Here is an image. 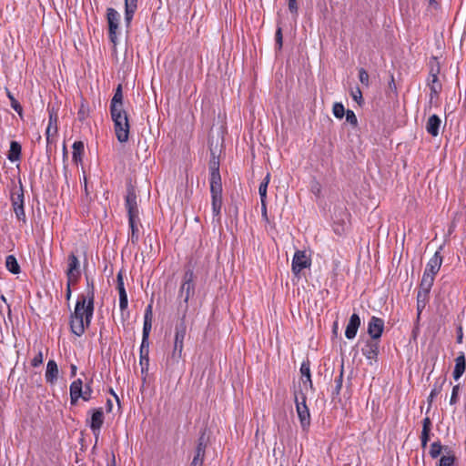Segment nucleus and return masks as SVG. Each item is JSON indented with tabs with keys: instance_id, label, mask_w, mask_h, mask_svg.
<instances>
[{
	"instance_id": "nucleus-1",
	"label": "nucleus",
	"mask_w": 466,
	"mask_h": 466,
	"mask_svg": "<svg viewBox=\"0 0 466 466\" xmlns=\"http://www.w3.org/2000/svg\"><path fill=\"white\" fill-rule=\"evenodd\" d=\"M86 295H81L77 299L75 310L70 316V329L77 337L85 333L89 327L94 314L95 287L93 280L86 278Z\"/></svg>"
},
{
	"instance_id": "nucleus-2",
	"label": "nucleus",
	"mask_w": 466,
	"mask_h": 466,
	"mask_svg": "<svg viewBox=\"0 0 466 466\" xmlns=\"http://www.w3.org/2000/svg\"><path fill=\"white\" fill-rule=\"evenodd\" d=\"M185 312L182 315L178 322L175 326V337H174V347L172 352L167 357L166 368L170 371H174L178 366L179 361L182 358V352L184 349V339L187 334V324H186Z\"/></svg>"
},
{
	"instance_id": "nucleus-3",
	"label": "nucleus",
	"mask_w": 466,
	"mask_h": 466,
	"mask_svg": "<svg viewBox=\"0 0 466 466\" xmlns=\"http://www.w3.org/2000/svg\"><path fill=\"white\" fill-rule=\"evenodd\" d=\"M194 272L188 268L185 271L181 286L178 290V299L182 301L179 303V309L187 314L188 309V300L195 293Z\"/></svg>"
},
{
	"instance_id": "nucleus-4",
	"label": "nucleus",
	"mask_w": 466,
	"mask_h": 466,
	"mask_svg": "<svg viewBox=\"0 0 466 466\" xmlns=\"http://www.w3.org/2000/svg\"><path fill=\"white\" fill-rule=\"evenodd\" d=\"M114 122L116 137L120 143H125L129 137V121L126 110L110 114Z\"/></svg>"
},
{
	"instance_id": "nucleus-5",
	"label": "nucleus",
	"mask_w": 466,
	"mask_h": 466,
	"mask_svg": "<svg viewBox=\"0 0 466 466\" xmlns=\"http://www.w3.org/2000/svg\"><path fill=\"white\" fill-rule=\"evenodd\" d=\"M92 380L83 386L81 379L75 380L70 385V402L76 405L81 398L85 401H88L92 398L93 390L91 388Z\"/></svg>"
},
{
	"instance_id": "nucleus-6",
	"label": "nucleus",
	"mask_w": 466,
	"mask_h": 466,
	"mask_svg": "<svg viewBox=\"0 0 466 466\" xmlns=\"http://www.w3.org/2000/svg\"><path fill=\"white\" fill-rule=\"evenodd\" d=\"M11 203L14 213L17 220L26 223V216L25 212V196L23 186L20 183V187L18 189H14L11 192Z\"/></svg>"
},
{
	"instance_id": "nucleus-7",
	"label": "nucleus",
	"mask_w": 466,
	"mask_h": 466,
	"mask_svg": "<svg viewBox=\"0 0 466 466\" xmlns=\"http://www.w3.org/2000/svg\"><path fill=\"white\" fill-rule=\"evenodd\" d=\"M306 395L300 392V396L295 393V404L300 426L307 431L310 426V412L306 403Z\"/></svg>"
},
{
	"instance_id": "nucleus-8",
	"label": "nucleus",
	"mask_w": 466,
	"mask_h": 466,
	"mask_svg": "<svg viewBox=\"0 0 466 466\" xmlns=\"http://www.w3.org/2000/svg\"><path fill=\"white\" fill-rule=\"evenodd\" d=\"M209 442V435L207 428L201 429L195 449V455L190 466H203L206 448Z\"/></svg>"
},
{
	"instance_id": "nucleus-9",
	"label": "nucleus",
	"mask_w": 466,
	"mask_h": 466,
	"mask_svg": "<svg viewBox=\"0 0 466 466\" xmlns=\"http://www.w3.org/2000/svg\"><path fill=\"white\" fill-rule=\"evenodd\" d=\"M106 19L108 23V37L116 46L117 44V29L119 27L120 15L116 9L109 7L106 9Z\"/></svg>"
},
{
	"instance_id": "nucleus-10",
	"label": "nucleus",
	"mask_w": 466,
	"mask_h": 466,
	"mask_svg": "<svg viewBox=\"0 0 466 466\" xmlns=\"http://www.w3.org/2000/svg\"><path fill=\"white\" fill-rule=\"evenodd\" d=\"M311 266V258L307 255L305 250H297L292 258L291 269L294 275L299 276V273Z\"/></svg>"
},
{
	"instance_id": "nucleus-11",
	"label": "nucleus",
	"mask_w": 466,
	"mask_h": 466,
	"mask_svg": "<svg viewBox=\"0 0 466 466\" xmlns=\"http://www.w3.org/2000/svg\"><path fill=\"white\" fill-rule=\"evenodd\" d=\"M137 198L135 189L132 187H128L125 199V207L127 211L128 219L139 218V209Z\"/></svg>"
},
{
	"instance_id": "nucleus-12",
	"label": "nucleus",
	"mask_w": 466,
	"mask_h": 466,
	"mask_svg": "<svg viewBox=\"0 0 466 466\" xmlns=\"http://www.w3.org/2000/svg\"><path fill=\"white\" fill-rule=\"evenodd\" d=\"M81 275L80 262L78 258L71 253L67 258V269L66 277L69 279V284H75L78 281Z\"/></svg>"
},
{
	"instance_id": "nucleus-13",
	"label": "nucleus",
	"mask_w": 466,
	"mask_h": 466,
	"mask_svg": "<svg viewBox=\"0 0 466 466\" xmlns=\"http://www.w3.org/2000/svg\"><path fill=\"white\" fill-rule=\"evenodd\" d=\"M89 412L92 414L87 422L96 439H97L104 423V411L102 408H97L90 410Z\"/></svg>"
},
{
	"instance_id": "nucleus-14",
	"label": "nucleus",
	"mask_w": 466,
	"mask_h": 466,
	"mask_svg": "<svg viewBox=\"0 0 466 466\" xmlns=\"http://www.w3.org/2000/svg\"><path fill=\"white\" fill-rule=\"evenodd\" d=\"M384 330V320L376 316H372L369 322L367 332L370 336V339L379 340Z\"/></svg>"
},
{
	"instance_id": "nucleus-15",
	"label": "nucleus",
	"mask_w": 466,
	"mask_h": 466,
	"mask_svg": "<svg viewBox=\"0 0 466 466\" xmlns=\"http://www.w3.org/2000/svg\"><path fill=\"white\" fill-rule=\"evenodd\" d=\"M361 352L363 356H365V358L370 361V364H372L373 360L377 361L380 352L379 340L368 339L361 349Z\"/></svg>"
},
{
	"instance_id": "nucleus-16",
	"label": "nucleus",
	"mask_w": 466,
	"mask_h": 466,
	"mask_svg": "<svg viewBox=\"0 0 466 466\" xmlns=\"http://www.w3.org/2000/svg\"><path fill=\"white\" fill-rule=\"evenodd\" d=\"M152 329V305H147L144 314L143 335L141 343H149L148 338Z\"/></svg>"
},
{
	"instance_id": "nucleus-17",
	"label": "nucleus",
	"mask_w": 466,
	"mask_h": 466,
	"mask_svg": "<svg viewBox=\"0 0 466 466\" xmlns=\"http://www.w3.org/2000/svg\"><path fill=\"white\" fill-rule=\"evenodd\" d=\"M122 86L118 85L110 101V114L124 111Z\"/></svg>"
},
{
	"instance_id": "nucleus-18",
	"label": "nucleus",
	"mask_w": 466,
	"mask_h": 466,
	"mask_svg": "<svg viewBox=\"0 0 466 466\" xmlns=\"http://www.w3.org/2000/svg\"><path fill=\"white\" fill-rule=\"evenodd\" d=\"M360 326V318L357 313H353L348 322L345 330V336L348 339H352L356 337L358 329Z\"/></svg>"
},
{
	"instance_id": "nucleus-19",
	"label": "nucleus",
	"mask_w": 466,
	"mask_h": 466,
	"mask_svg": "<svg viewBox=\"0 0 466 466\" xmlns=\"http://www.w3.org/2000/svg\"><path fill=\"white\" fill-rule=\"evenodd\" d=\"M438 74H439V69L438 68L436 70L431 68V70L430 71V76H429V79H428V82H429L428 85H429L430 89H431V99H432L433 97L438 96V95H439V93L441 92V86L439 83Z\"/></svg>"
},
{
	"instance_id": "nucleus-20",
	"label": "nucleus",
	"mask_w": 466,
	"mask_h": 466,
	"mask_svg": "<svg viewBox=\"0 0 466 466\" xmlns=\"http://www.w3.org/2000/svg\"><path fill=\"white\" fill-rule=\"evenodd\" d=\"M442 264V257L440 251H436L433 257L428 261L424 273L431 274L434 276L439 272Z\"/></svg>"
},
{
	"instance_id": "nucleus-21",
	"label": "nucleus",
	"mask_w": 466,
	"mask_h": 466,
	"mask_svg": "<svg viewBox=\"0 0 466 466\" xmlns=\"http://www.w3.org/2000/svg\"><path fill=\"white\" fill-rule=\"evenodd\" d=\"M128 226L130 232L128 234V241L132 245H137L139 241L140 233L139 228L141 227L140 218L137 219H128Z\"/></svg>"
},
{
	"instance_id": "nucleus-22",
	"label": "nucleus",
	"mask_w": 466,
	"mask_h": 466,
	"mask_svg": "<svg viewBox=\"0 0 466 466\" xmlns=\"http://www.w3.org/2000/svg\"><path fill=\"white\" fill-rule=\"evenodd\" d=\"M57 133V115L53 110L49 111L48 126L46 130V143L50 144L51 137L56 136Z\"/></svg>"
},
{
	"instance_id": "nucleus-23",
	"label": "nucleus",
	"mask_w": 466,
	"mask_h": 466,
	"mask_svg": "<svg viewBox=\"0 0 466 466\" xmlns=\"http://www.w3.org/2000/svg\"><path fill=\"white\" fill-rule=\"evenodd\" d=\"M141 372L147 373L149 366V343H141L139 350Z\"/></svg>"
},
{
	"instance_id": "nucleus-24",
	"label": "nucleus",
	"mask_w": 466,
	"mask_h": 466,
	"mask_svg": "<svg viewBox=\"0 0 466 466\" xmlns=\"http://www.w3.org/2000/svg\"><path fill=\"white\" fill-rule=\"evenodd\" d=\"M441 119L437 115L431 116L426 123V131L432 137H437L440 133Z\"/></svg>"
},
{
	"instance_id": "nucleus-25",
	"label": "nucleus",
	"mask_w": 466,
	"mask_h": 466,
	"mask_svg": "<svg viewBox=\"0 0 466 466\" xmlns=\"http://www.w3.org/2000/svg\"><path fill=\"white\" fill-rule=\"evenodd\" d=\"M299 370L301 373V380L304 387L309 386L310 389H313V383L310 373V362L309 359L302 361Z\"/></svg>"
},
{
	"instance_id": "nucleus-26",
	"label": "nucleus",
	"mask_w": 466,
	"mask_h": 466,
	"mask_svg": "<svg viewBox=\"0 0 466 466\" xmlns=\"http://www.w3.org/2000/svg\"><path fill=\"white\" fill-rule=\"evenodd\" d=\"M446 383L445 377H439L436 379L432 385L431 393L427 399L429 408L431 406L433 400L441 392L444 384Z\"/></svg>"
},
{
	"instance_id": "nucleus-27",
	"label": "nucleus",
	"mask_w": 466,
	"mask_h": 466,
	"mask_svg": "<svg viewBox=\"0 0 466 466\" xmlns=\"http://www.w3.org/2000/svg\"><path fill=\"white\" fill-rule=\"evenodd\" d=\"M138 0H125V23L127 27L130 26L133 16L137 9Z\"/></svg>"
},
{
	"instance_id": "nucleus-28",
	"label": "nucleus",
	"mask_w": 466,
	"mask_h": 466,
	"mask_svg": "<svg viewBox=\"0 0 466 466\" xmlns=\"http://www.w3.org/2000/svg\"><path fill=\"white\" fill-rule=\"evenodd\" d=\"M46 380L50 384H54L57 380L58 367L54 360H49L46 365Z\"/></svg>"
},
{
	"instance_id": "nucleus-29",
	"label": "nucleus",
	"mask_w": 466,
	"mask_h": 466,
	"mask_svg": "<svg viewBox=\"0 0 466 466\" xmlns=\"http://www.w3.org/2000/svg\"><path fill=\"white\" fill-rule=\"evenodd\" d=\"M466 370V359L463 352H461L455 359V367L453 370V378L458 380L465 372Z\"/></svg>"
},
{
	"instance_id": "nucleus-30",
	"label": "nucleus",
	"mask_w": 466,
	"mask_h": 466,
	"mask_svg": "<svg viewBox=\"0 0 466 466\" xmlns=\"http://www.w3.org/2000/svg\"><path fill=\"white\" fill-rule=\"evenodd\" d=\"M72 160L76 165L83 162V156L85 152V145L83 141H75L73 146Z\"/></svg>"
},
{
	"instance_id": "nucleus-31",
	"label": "nucleus",
	"mask_w": 466,
	"mask_h": 466,
	"mask_svg": "<svg viewBox=\"0 0 466 466\" xmlns=\"http://www.w3.org/2000/svg\"><path fill=\"white\" fill-rule=\"evenodd\" d=\"M21 145L17 141H12L10 143V149L7 154V158L11 162L20 160L21 157Z\"/></svg>"
},
{
	"instance_id": "nucleus-32",
	"label": "nucleus",
	"mask_w": 466,
	"mask_h": 466,
	"mask_svg": "<svg viewBox=\"0 0 466 466\" xmlns=\"http://www.w3.org/2000/svg\"><path fill=\"white\" fill-rule=\"evenodd\" d=\"M433 282L434 276H431V274L423 273L419 292H425L426 294H430Z\"/></svg>"
},
{
	"instance_id": "nucleus-33",
	"label": "nucleus",
	"mask_w": 466,
	"mask_h": 466,
	"mask_svg": "<svg viewBox=\"0 0 466 466\" xmlns=\"http://www.w3.org/2000/svg\"><path fill=\"white\" fill-rule=\"evenodd\" d=\"M209 182L211 198H222L221 177H218V178H209Z\"/></svg>"
},
{
	"instance_id": "nucleus-34",
	"label": "nucleus",
	"mask_w": 466,
	"mask_h": 466,
	"mask_svg": "<svg viewBox=\"0 0 466 466\" xmlns=\"http://www.w3.org/2000/svg\"><path fill=\"white\" fill-rule=\"evenodd\" d=\"M5 267L13 274L20 272V266L14 255H8L5 258Z\"/></svg>"
},
{
	"instance_id": "nucleus-35",
	"label": "nucleus",
	"mask_w": 466,
	"mask_h": 466,
	"mask_svg": "<svg viewBox=\"0 0 466 466\" xmlns=\"http://www.w3.org/2000/svg\"><path fill=\"white\" fill-rule=\"evenodd\" d=\"M429 300V294L425 292H419L417 294V311H418V319L421 314L422 310L425 309Z\"/></svg>"
},
{
	"instance_id": "nucleus-36",
	"label": "nucleus",
	"mask_w": 466,
	"mask_h": 466,
	"mask_svg": "<svg viewBox=\"0 0 466 466\" xmlns=\"http://www.w3.org/2000/svg\"><path fill=\"white\" fill-rule=\"evenodd\" d=\"M212 214L213 218H217V220L220 219V212L222 207V198H211Z\"/></svg>"
},
{
	"instance_id": "nucleus-37",
	"label": "nucleus",
	"mask_w": 466,
	"mask_h": 466,
	"mask_svg": "<svg viewBox=\"0 0 466 466\" xmlns=\"http://www.w3.org/2000/svg\"><path fill=\"white\" fill-rule=\"evenodd\" d=\"M209 169L210 178H218V177H220L219 162L215 159V157H213V159L210 161Z\"/></svg>"
},
{
	"instance_id": "nucleus-38",
	"label": "nucleus",
	"mask_w": 466,
	"mask_h": 466,
	"mask_svg": "<svg viewBox=\"0 0 466 466\" xmlns=\"http://www.w3.org/2000/svg\"><path fill=\"white\" fill-rule=\"evenodd\" d=\"M442 449L443 448L440 441H434L431 445L430 455L431 456V458L435 459L441 454Z\"/></svg>"
},
{
	"instance_id": "nucleus-39",
	"label": "nucleus",
	"mask_w": 466,
	"mask_h": 466,
	"mask_svg": "<svg viewBox=\"0 0 466 466\" xmlns=\"http://www.w3.org/2000/svg\"><path fill=\"white\" fill-rule=\"evenodd\" d=\"M332 112L335 117L341 119L345 115V108L341 103H335L333 105Z\"/></svg>"
},
{
	"instance_id": "nucleus-40",
	"label": "nucleus",
	"mask_w": 466,
	"mask_h": 466,
	"mask_svg": "<svg viewBox=\"0 0 466 466\" xmlns=\"http://www.w3.org/2000/svg\"><path fill=\"white\" fill-rule=\"evenodd\" d=\"M454 462L455 457L453 455H443L440 460L439 466H454Z\"/></svg>"
},
{
	"instance_id": "nucleus-41",
	"label": "nucleus",
	"mask_w": 466,
	"mask_h": 466,
	"mask_svg": "<svg viewBox=\"0 0 466 466\" xmlns=\"http://www.w3.org/2000/svg\"><path fill=\"white\" fill-rule=\"evenodd\" d=\"M342 382H343V367L341 368L340 373L338 378L335 380V389L333 390V395H339L340 390L342 388Z\"/></svg>"
},
{
	"instance_id": "nucleus-42",
	"label": "nucleus",
	"mask_w": 466,
	"mask_h": 466,
	"mask_svg": "<svg viewBox=\"0 0 466 466\" xmlns=\"http://www.w3.org/2000/svg\"><path fill=\"white\" fill-rule=\"evenodd\" d=\"M7 96L8 98L10 99L11 101V106L12 108L17 112L19 115L22 114V111H23V108L20 105V103L14 97V96L8 91L7 92Z\"/></svg>"
},
{
	"instance_id": "nucleus-43",
	"label": "nucleus",
	"mask_w": 466,
	"mask_h": 466,
	"mask_svg": "<svg viewBox=\"0 0 466 466\" xmlns=\"http://www.w3.org/2000/svg\"><path fill=\"white\" fill-rule=\"evenodd\" d=\"M275 42L277 50H281L283 46V36L281 27H278L275 34Z\"/></svg>"
},
{
	"instance_id": "nucleus-44",
	"label": "nucleus",
	"mask_w": 466,
	"mask_h": 466,
	"mask_svg": "<svg viewBox=\"0 0 466 466\" xmlns=\"http://www.w3.org/2000/svg\"><path fill=\"white\" fill-rule=\"evenodd\" d=\"M116 289L118 290V294H121V292L127 293L125 285H124V278L122 271H119L116 276Z\"/></svg>"
},
{
	"instance_id": "nucleus-45",
	"label": "nucleus",
	"mask_w": 466,
	"mask_h": 466,
	"mask_svg": "<svg viewBox=\"0 0 466 466\" xmlns=\"http://www.w3.org/2000/svg\"><path fill=\"white\" fill-rule=\"evenodd\" d=\"M127 305H128L127 294L124 293V292H121V294H119V308H120V310L122 312L127 310Z\"/></svg>"
},
{
	"instance_id": "nucleus-46",
	"label": "nucleus",
	"mask_w": 466,
	"mask_h": 466,
	"mask_svg": "<svg viewBox=\"0 0 466 466\" xmlns=\"http://www.w3.org/2000/svg\"><path fill=\"white\" fill-rule=\"evenodd\" d=\"M359 78L362 85L369 86V74L364 68L359 70Z\"/></svg>"
},
{
	"instance_id": "nucleus-47",
	"label": "nucleus",
	"mask_w": 466,
	"mask_h": 466,
	"mask_svg": "<svg viewBox=\"0 0 466 466\" xmlns=\"http://www.w3.org/2000/svg\"><path fill=\"white\" fill-rule=\"evenodd\" d=\"M459 391H460V385L457 384V385L453 386L452 391H451V399H450V404L451 405H455L458 402Z\"/></svg>"
},
{
	"instance_id": "nucleus-48",
	"label": "nucleus",
	"mask_w": 466,
	"mask_h": 466,
	"mask_svg": "<svg viewBox=\"0 0 466 466\" xmlns=\"http://www.w3.org/2000/svg\"><path fill=\"white\" fill-rule=\"evenodd\" d=\"M345 115H346L347 122H349L350 125H352L354 127L357 126L358 119H357L355 113L352 110H347Z\"/></svg>"
},
{
	"instance_id": "nucleus-49",
	"label": "nucleus",
	"mask_w": 466,
	"mask_h": 466,
	"mask_svg": "<svg viewBox=\"0 0 466 466\" xmlns=\"http://www.w3.org/2000/svg\"><path fill=\"white\" fill-rule=\"evenodd\" d=\"M87 115H88V107L86 105L82 104L77 112L78 119L80 121H84L86 118Z\"/></svg>"
},
{
	"instance_id": "nucleus-50",
	"label": "nucleus",
	"mask_w": 466,
	"mask_h": 466,
	"mask_svg": "<svg viewBox=\"0 0 466 466\" xmlns=\"http://www.w3.org/2000/svg\"><path fill=\"white\" fill-rule=\"evenodd\" d=\"M43 363V353L41 350H38V352L35 354V356L31 360V365L33 367H38Z\"/></svg>"
},
{
	"instance_id": "nucleus-51",
	"label": "nucleus",
	"mask_w": 466,
	"mask_h": 466,
	"mask_svg": "<svg viewBox=\"0 0 466 466\" xmlns=\"http://www.w3.org/2000/svg\"><path fill=\"white\" fill-rule=\"evenodd\" d=\"M352 98L358 103L361 104L362 102V93L359 87L356 88V90L351 92Z\"/></svg>"
},
{
	"instance_id": "nucleus-52",
	"label": "nucleus",
	"mask_w": 466,
	"mask_h": 466,
	"mask_svg": "<svg viewBox=\"0 0 466 466\" xmlns=\"http://www.w3.org/2000/svg\"><path fill=\"white\" fill-rule=\"evenodd\" d=\"M267 189L268 187L265 185H259L258 194L260 197V202L266 201L267 198Z\"/></svg>"
},
{
	"instance_id": "nucleus-53",
	"label": "nucleus",
	"mask_w": 466,
	"mask_h": 466,
	"mask_svg": "<svg viewBox=\"0 0 466 466\" xmlns=\"http://www.w3.org/2000/svg\"><path fill=\"white\" fill-rule=\"evenodd\" d=\"M420 441L422 448H425L430 441V431H421Z\"/></svg>"
},
{
	"instance_id": "nucleus-54",
	"label": "nucleus",
	"mask_w": 466,
	"mask_h": 466,
	"mask_svg": "<svg viewBox=\"0 0 466 466\" xmlns=\"http://www.w3.org/2000/svg\"><path fill=\"white\" fill-rule=\"evenodd\" d=\"M431 420L429 417H426L422 420V431H431Z\"/></svg>"
},
{
	"instance_id": "nucleus-55",
	"label": "nucleus",
	"mask_w": 466,
	"mask_h": 466,
	"mask_svg": "<svg viewBox=\"0 0 466 466\" xmlns=\"http://www.w3.org/2000/svg\"><path fill=\"white\" fill-rule=\"evenodd\" d=\"M289 10L292 14H298V5L296 0H289Z\"/></svg>"
},
{
	"instance_id": "nucleus-56",
	"label": "nucleus",
	"mask_w": 466,
	"mask_h": 466,
	"mask_svg": "<svg viewBox=\"0 0 466 466\" xmlns=\"http://www.w3.org/2000/svg\"><path fill=\"white\" fill-rule=\"evenodd\" d=\"M462 339H463V331H462V327L460 326L457 330L456 341H457V343L461 344V343H462Z\"/></svg>"
},
{
	"instance_id": "nucleus-57",
	"label": "nucleus",
	"mask_w": 466,
	"mask_h": 466,
	"mask_svg": "<svg viewBox=\"0 0 466 466\" xmlns=\"http://www.w3.org/2000/svg\"><path fill=\"white\" fill-rule=\"evenodd\" d=\"M261 215L266 219L268 218V213H267V202L263 201L261 202Z\"/></svg>"
},
{
	"instance_id": "nucleus-58",
	"label": "nucleus",
	"mask_w": 466,
	"mask_h": 466,
	"mask_svg": "<svg viewBox=\"0 0 466 466\" xmlns=\"http://www.w3.org/2000/svg\"><path fill=\"white\" fill-rule=\"evenodd\" d=\"M334 232L338 235H341L342 233H344V227L343 226H339V225H335L334 226Z\"/></svg>"
},
{
	"instance_id": "nucleus-59",
	"label": "nucleus",
	"mask_w": 466,
	"mask_h": 466,
	"mask_svg": "<svg viewBox=\"0 0 466 466\" xmlns=\"http://www.w3.org/2000/svg\"><path fill=\"white\" fill-rule=\"evenodd\" d=\"M389 86L391 90L393 91H396L397 90V87H396V85H395V81H394V76L393 75L390 76V81L389 83Z\"/></svg>"
},
{
	"instance_id": "nucleus-60",
	"label": "nucleus",
	"mask_w": 466,
	"mask_h": 466,
	"mask_svg": "<svg viewBox=\"0 0 466 466\" xmlns=\"http://www.w3.org/2000/svg\"><path fill=\"white\" fill-rule=\"evenodd\" d=\"M269 180H270V174L268 173L266 175V177H264V179L261 181L260 185H265V187H268V183H269Z\"/></svg>"
},
{
	"instance_id": "nucleus-61",
	"label": "nucleus",
	"mask_w": 466,
	"mask_h": 466,
	"mask_svg": "<svg viewBox=\"0 0 466 466\" xmlns=\"http://www.w3.org/2000/svg\"><path fill=\"white\" fill-rule=\"evenodd\" d=\"M269 180H270V174L268 173L266 175V177H264V179L261 181L260 185H265V187H268V183H269Z\"/></svg>"
},
{
	"instance_id": "nucleus-62",
	"label": "nucleus",
	"mask_w": 466,
	"mask_h": 466,
	"mask_svg": "<svg viewBox=\"0 0 466 466\" xmlns=\"http://www.w3.org/2000/svg\"><path fill=\"white\" fill-rule=\"evenodd\" d=\"M71 284H69V279H67V287H66V299L68 300L71 297Z\"/></svg>"
},
{
	"instance_id": "nucleus-63",
	"label": "nucleus",
	"mask_w": 466,
	"mask_h": 466,
	"mask_svg": "<svg viewBox=\"0 0 466 466\" xmlns=\"http://www.w3.org/2000/svg\"><path fill=\"white\" fill-rule=\"evenodd\" d=\"M70 370H70L71 377H75L76 374V370H77L76 366L75 364H71Z\"/></svg>"
},
{
	"instance_id": "nucleus-64",
	"label": "nucleus",
	"mask_w": 466,
	"mask_h": 466,
	"mask_svg": "<svg viewBox=\"0 0 466 466\" xmlns=\"http://www.w3.org/2000/svg\"><path fill=\"white\" fill-rule=\"evenodd\" d=\"M84 182H85L84 191H85L86 196L87 197L89 195V192H88V189H87V182H86V176H84Z\"/></svg>"
}]
</instances>
